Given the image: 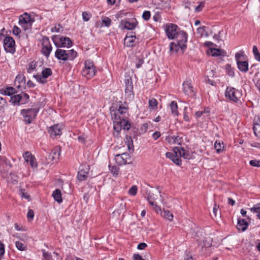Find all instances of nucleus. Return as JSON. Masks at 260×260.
I'll return each mask as SVG.
<instances>
[{
  "label": "nucleus",
  "mask_w": 260,
  "mask_h": 260,
  "mask_svg": "<svg viewBox=\"0 0 260 260\" xmlns=\"http://www.w3.org/2000/svg\"><path fill=\"white\" fill-rule=\"evenodd\" d=\"M175 42H172L170 45V51L177 52L180 49L183 52L186 48L187 35L183 31H180L175 36Z\"/></svg>",
  "instance_id": "1"
},
{
  "label": "nucleus",
  "mask_w": 260,
  "mask_h": 260,
  "mask_svg": "<svg viewBox=\"0 0 260 260\" xmlns=\"http://www.w3.org/2000/svg\"><path fill=\"white\" fill-rule=\"evenodd\" d=\"M166 156L167 158L171 159L177 166L181 165V160L179 158V157L188 159L191 158L188 152L186 151L183 147H175L174 150V153L168 152L166 153Z\"/></svg>",
  "instance_id": "2"
},
{
  "label": "nucleus",
  "mask_w": 260,
  "mask_h": 260,
  "mask_svg": "<svg viewBox=\"0 0 260 260\" xmlns=\"http://www.w3.org/2000/svg\"><path fill=\"white\" fill-rule=\"evenodd\" d=\"M77 53L73 49L65 50L57 49L55 53V56L58 59L63 60H73L77 56Z\"/></svg>",
  "instance_id": "3"
},
{
  "label": "nucleus",
  "mask_w": 260,
  "mask_h": 260,
  "mask_svg": "<svg viewBox=\"0 0 260 260\" xmlns=\"http://www.w3.org/2000/svg\"><path fill=\"white\" fill-rule=\"evenodd\" d=\"M96 72V70L92 61L88 60L85 62V66L82 70V75L87 79L93 77Z\"/></svg>",
  "instance_id": "4"
},
{
  "label": "nucleus",
  "mask_w": 260,
  "mask_h": 260,
  "mask_svg": "<svg viewBox=\"0 0 260 260\" xmlns=\"http://www.w3.org/2000/svg\"><path fill=\"white\" fill-rule=\"evenodd\" d=\"M225 96L233 102H237L242 98V93L235 88L228 87L225 91Z\"/></svg>",
  "instance_id": "5"
},
{
  "label": "nucleus",
  "mask_w": 260,
  "mask_h": 260,
  "mask_svg": "<svg viewBox=\"0 0 260 260\" xmlns=\"http://www.w3.org/2000/svg\"><path fill=\"white\" fill-rule=\"evenodd\" d=\"M29 96L25 93H21L11 96L10 102L14 105L24 104L28 102Z\"/></svg>",
  "instance_id": "6"
},
{
  "label": "nucleus",
  "mask_w": 260,
  "mask_h": 260,
  "mask_svg": "<svg viewBox=\"0 0 260 260\" xmlns=\"http://www.w3.org/2000/svg\"><path fill=\"white\" fill-rule=\"evenodd\" d=\"M111 116L114 121L127 118L128 116L127 109L124 107L120 106L117 110L111 112Z\"/></svg>",
  "instance_id": "7"
},
{
  "label": "nucleus",
  "mask_w": 260,
  "mask_h": 260,
  "mask_svg": "<svg viewBox=\"0 0 260 260\" xmlns=\"http://www.w3.org/2000/svg\"><path fill=\"white\" fill-rule=\"evenodd\" d=\"M39 110L38 109H30L27 110H22V114L24 121L27 123H30L31 121L34 119L37 116Z\"/></svg>",
  "instance_id": "8"
},
{
  "label": "nucleus",
  "mask_w": 260,
  "mask_h": 260,
  "mask_svg": "<svg viewBox=\"0 0 260 260\" xmlns=\"http://www.w3.org/2000/svg\"><path fill=\"white\" fill-rule=\"evenodd\" d=\"M156 193L158 194L160 197H161V196L160 194V191L158 190H153L152 191H149L148 192V196L147 197V200L151 205L154 206L155 207V209L158 213V211H160V208L155 204L154 202V201L157 199L156 197L157 196V195L155 194Z\"/></svg>",
  "instance_id": "9"
},
{
  "label": "nucleus",
  "mask_w": 260,
  "mask_h": 260,
  "mask_svg": "<svg viewBox=\"0 0 260 260\" xmlns=\"http://www.w3.org/2000/svg\"><path fill=\"white\" fill-rule=\"evenodd\" d=\"M15 41L11 37H7L4 40V47L6 51L14 53L15 51Z\"/></svg>",
  "instance_id": "10"
},
{
  "label": "nucleus",
  "mask_w": 260,
  "mask_h": 260,
  "mask_svg": "<svg viewBox=\"0 0 260 260\" xmlns=\"http://www.w3.org/2000/svg\"><path fill=\"white\" fill-rule=\"evenodd\" d=\"M177 29L178 27L175 24L170 23L166 25L165 30L169 39H174L175 36L179 32Z\"/></svg>",
  "instance_id": "11"
},
{
  "label": "nucleus",
  "mask_w": 260,
  "mask_h": 260,
  "mask_svg": "<svg viewBox=\"0 0 260 260\" xmlns=\"http://www.w3.org/2000/svg\"><path fill=\"white\" fill-rule=\"evenodd\" d=\"M42 52L46 57H48L52 50V47L50 44L48 37H44L42 39Z\"/></svg>",
  "instance_id": "12"
},
{
  "label": "nucleus",
  "mask_w": 260,
  "mask_h": 260,
  "mask_svg": "<svg viewBox=\"0 0 260 260\" xmlns=\"http://www.w3.org/2000/svg\"><path fill=\"white\" fill-rule=\"evenodd\" d=\"M137 24L138 22L136 19L132 20L131 21L121 20L120 22L119 27L121 29L133 30L136 27Z\"/></svg>",
  "instance_id": "13"
},
{
  "label": "nucleus",
  "mask_w": 260,
  "mask_h": 260,
  "mask_svg": "<svg viewBox=\"0 0 260 260\" xmlns=\"http://www.w3.org/2000/svg\"><path fill=\"white\" fill-rule=\"evenodd\" d=\"M125 95L131 100L134 98V93H133V85L132 79L129 78L126 79L125 82Z\"/></svg>",
  "instance_id": "14"
},
{
  "label": "nucleus",
  "mask_w": 260,
  "mask_h": 260,
  "mask_svg": "<svg viewBox=\"0 0 260 260\" xmlns=\"http://www.w3.org/2000/svg\"><path fill=\"white\" fill-rule=\"evenodd\" d=\"M23 157L27 162H29L32 168L37 167V164L35 157L31 154L29 151H26L23 154Z\"/></svg>",
  "instance_id": "15"
},
{
  "label": "nucleus",
  "mask_w": 260,
  "mask_h": 260,
  "mask_svg": "<svg viewBox=\"0 0 260 260\" xmlns=\"http://www.w3.org/2000/svg\"><path fill=\"white\" fill-rule=\"evenodd\" d=\"M61 126L57 124L50 126L48 132L51 137H55L57 136H60L61 134Z\"/></svg>",
  "instance_id": "16"
},
{
  "label": "nucleus",
  "mask_w": 260,
  "mask_h": 260,
  "mask_svg": "<svg viewBox=\"0 0 260 260\" xmlns=\"http://www.w3.org/2000/svg\"><path fill=\"white\" fill-rule=\"evenodd\" d=\"M34 21L31 20L30 16L27 13H25L19 17V22L20 24H26L27 26H31Z\"/></svg>",
  "instance_id": "17"
},
{
  "label": "nucleus",
  "mask_w": 260,
  "mask_h": 260,
  "mask_svg": "<svg viewBox=\"0 0 260 260\" xmlns=\"http://www.w3.org/2000/svg\"><path fill=\"white\" fill-rule=\"evenodd\" d=\"M60 152V147L59 146L55 147L49 155V159H50L52 161H56L59 159Z\"/></svg>",
  "instance_id": "18"
},
{
  "label": "nucleus",
  "mask_w": 260,
  "mask_h": 260,
  "mask_svg": "<svg viewBox=\"0 0 260 260\" xmlns=\"http://www.w3.org/2000/svg\"><path fill=\"white\" fill-rule=\"evenodd\" d=\"M183 92L186 95H190L193 92V87L191 86L190 81H185L183 82Z\"/></svg>",
  "instance_id": "19"
},
{
  "label": "nucleus",
  "mask_w": 260,
  "mask_h": 260,
  "mask_svg": "<svg viewBox=\"0 0 260 260\" xmlns=\"http://www.w3.org/2000/svg\"><path fill=\"white\" fill-rule=\"evenodd\" d=\"M126 118H123L120 120L114 121V123H117L119 125L120 128H122L124 129L128 130L131 127V124L128 121L126 120Z\"/></svg>",
  "instance_id": "20"
},
{
  "label": "nucleus",
  "mask_w": 260,
  "mask_h": 260,
  "mask_svg": "<svg viewBox=\"0 0 260 260\" xmlns=\"http://www.w3.org/2000/svg\"><path fill=\"white\" fill-rule=\"evenodd\" d=\"M72 45L71 40L68 37L59 38V43L58 46L60 47H69Z\"/></svg>",
  "instance_id": "21"
},
{
  "label": "nucleus",
  "mask_w": 260,
  "mask_h": 260,
  "mask_svg": "<svg viewBox=\"0 0 260 260\" xmlns=\"http://www.w3.org/2000/svg\"><path fill=\"white\" fill-rule=\"evenodd\" d=\"M25 82V76L22 74L18 75L15 79V84L18 88H20Z\"/></svg>",
  "instance_id": "22"
},
{
  "label": "nucleus",
  "mask_w": 260,
  "mask_h": 260,
  "mask_svg": "<svg viewBox=\"0 0 260 260\" xmlns=\"http://www.w3.org/2000/svg\"><path fill=\"white\" fill-rule=\"evenodd\" d=\"M239 70L243 72H246L248 70V63L246 60L237 62Z\"/></svg>",
  "instance_id": "23"
},
{
  "label": "nucleus",
  "mask_w": 260,
  "mask_h": 260,
  "mask_svg": "<svg viewBox=\"0 0 260 260\" xmlns=\"http://www.w3.org/2000/svg\"><path fill=\"white\" fill-rule=\"evenodd\" d=\"M86 170H85L83 168H80L77 175L78 179L79 181H82L86 179L88 172L87 168Z\"/></svg>",
  "instance_id": "24"
},
{
  "label": "nucleus",
  "mask_w": 260,
  "mask_h": 260,
  "mask_svg": "<svg viewBox=\"0 0 260 260\" xmlns=\"http://www.w3.org/2000/svg\"><path fill=\"white\" fill-rule=\"evenodd\" d=\"M248 225V224L245 219H239L237 228L239 231H245L247 229Z\"/></svg>",
  "instance_id": "25"
},
{
  "label": "nucleus",
  "mask_w": 260,
  "mask_h": 260,
  "mask_svg": "<svg viewBox=\"0 0 260 260\" xmlns=\"http://www.w3.org/2000/svg\"><path fill=\"white\" fill-rule=\"evenodd\" d=\"M52 197L54 198V200L57 202L59 203H60L62 202L61 193L59 189H55L52 193Z\"/></svg>",
  "instance_id": "26"
},
{
  "label": "nucleus",
  "mask_w": 260,
  "mask_h": 260,
  "mask_svg": "<svg viewBox=\"0 0 260 260\" xmlns=\"http://www.w3.org/2000/svg\"><path fill=\"white\" fill-rule=\"evenodd\" d=\"M135 39V36H126L124 39V44L127 47H133Z\"/></svg>",
  "instance_id": "27"
},
{
  "label": "nucleus",
  "mask_w": 260,
  "mask_h": 260,
  "mask_svg": "<svg viewBox=\"0 0 260 260\" xmlns=\"http://www.w3.org/2000/svg\"><path fill=\"white\" fill-rule=\"evenodd\" d=\"M207 27L206 26H202L201 27H199L197 29V35H198L199 37L202 38L203 37H208L209 36L207 31Z\"/></svg>",
  "instance_id": "28"
},
{
  "label": "nucleus",
  "mask_w": 260,
  "mask_h": 260,
  "mask_svg": "<svg viewBox=\"0 0 260 260\" xmlns=\"http://www.w3.org/2000/svg\"><path fill=\"white\" fill-rule=\"evenodd\" d=\"M161 215L164 217L166 218L167 219L172 221L173 218V215L172 213H170L169 210H164L163 212H161L160 210Z\"/></svg>",
  "instance_id": "29"
},
{
  "label": "nucleus",
  "mask_w": 260,
  "mask_h": 260,
  "mask_svg": "<svg viewBox=\"0 0 260 260\" xmlns=\"http://www.w3.org/2000/svg\"><path fill=\"white\" fill-rule=\"evenodd\" d=\"M170 108L171 110L172 113L174 115H177L178 114V106L177 104L175 101H172L170 104Z\"/></svg>",
  "instance_id": "30"
},
{
  "label": "nucleus",
  "mask_w": 260,
  "mask_h": 260,
  "mask_svg": "<svg viewBox=\"0 0 260 260\" xmlns=\"http://www.w3.org/2000/svg\"><path fill=\"white\" fill-rule=\"evenodd\" d=\"M250 211L257 214V217L260 219V203L255 205L253 207L249 209Z\"/></svg>",
  "instance_id": "31"
},
{
  "label": "nucleus",
  "mask_w": 260,
  "mask_h": 260,
  "mask_svg": "<svg viewBox=\"0 0 260 260\" xmlns=\"http://www.w3.org/2000/svg\"><path fill=\"white\" fill-rule=\"evenodd\" d=\"M223 147V143L222 142L220 143V142H217V141L215 142L214 148L217 153H219L222 151Z\"/></svg>",
  "instance_id": "32"
},
{
  "label": "nucleus",
  "mask_w": 260,
  "mask_h": 260,
  "mask_svg": "<svg viewBox=\"0 0 260 260\" xmlns=\"http://www.w3.org/2000/svg\"><path fill=\"white\" fill-rule=\"evenodd\" d=\"M157 101L154 98H151L149 100V106L150 109H155L157 107Z\"/></svg>",
  "instance_id": "33"
},
{
  "label": "nucleus",
  "mask_w": 260,
  "mask_h": 260,
  "mask_svg": "<svg viewBox=\"0 0 260 260\" xmlns=\"http://www.w3.org/2000/svg\"><path fill=\"white\" fill-rule=\"evenodd\" d=\"M236 61H242L245 58V55L243 51H240L235 54Z\"/></svg>",
  "instance_id": "34"
},
{
  "label": "nucleus",
  "mask_w": 260,
  "mask_h": 260,
  "mask_svg": "<svg viewBox=\"0 0 260 260\" xmlns=\"http://www.w3.org/2000/svg\"><path fill=\"white\" fill-rule=\"evenodd\" d=\"M116 157H117L118 158L119 157H120L123 159L124 164L129 163L127 162V159H130V156L129 154H128L127 153H123L121 155L118 154L116 155Z\"/></svg>",
  "instance_id": "35"
},
{
  "label": "nucleus",
  "mask_w": 260,
  "mask_h": 260,
  "mask_svg": "<svg viewBox=\"0 0 260 260\" xmlns=\"http://www.w3.org/2000/svg\"><path fill=\"white\" fill-rule=\"evenodd\" d=\"M37 67V64L36 62L31 61L30 62L28 65V68H27L28 73H31L33 70H34L36 67Z\"/></svg>",
  "instance_id": "36"
},
{
  "label": "nucleus",
  "mask_w": 260,
  "mask_h": 260,
  "mask_svg": "<svg viewBox=\"0 0 260 260\" xmlns=\"http://www.w3.org/2000/svg\"><path fill=\"white\" fill-rule=\"evenodd\" d=\"M52 74V71L50 68H45L42 72V76L47 78Z\"/></svg>",
  "instance_id": "37"
},
{
  "label": "nucleus",
  "mask_w": 260,
  "mask_h": 260,
  "mask_svg": "<svg viewBox=\"0 0 260 260\" xmlns=\"http://www.w3.org/2000/svg\"><path fill=\"white\" fill-rule=\"evenodd\" d=\"M253 128L255 135L260 137V120L258 123L254 124Z\"/></svg>",
  "instance_id": "38"
},
{
  "label": "nucleus",
  "mask_w": 260,
  "mask_h": 260,
  "mask_svg": "<svg viewBox=\"0 0 260 260\" xmlns=\"http://www.w3.org/2000/svg\"><path fill=\"white\" fill-rule=\"evenodd\" d=\"M15 245L17 248L20 251L26 250V246L20 241H16L15 242Z\"/></svg>",
  "instance_id": "39"
},
{
  "label": "nucleus",
  "mask_w": 260,
  "mask_h": 260,
  "mask_svg": "<svg viewBox=\"0 0 260 260\" xmlns=\"http://www.w3.org/2000/svg\"><path fill=\"white\" fill-rule=\"evenodd\" d=\"M34 77L36 79V80L41 84H45L47 82L46 78H44L43 76H41L40 75H34Z\"/></svg>",
  "instance_id": "40"
},
{
  "label": "nucleus",
  "mask_w": 260,
  "mask_h": 260,
  "mask_svg": "<svg viewBox=\"0 0 260 260\" xmlns=\"http://www.w3.org/2000/svg\"><path fill=\"white\" fill-rule=\"evenodd\" d=\"M15 91V89L12 87H7L5 90H4V94L7 95H11L13 93H14Z\"/></svg>",
  "instance_id": "41"
},
{
  "label": "nucleus",
  "mask_w": 260,
  "mask_h": 260,
  "mask_svg": "<svg viewBox=\"0 0 260 260\" xmlns=\"http://www.w3.org/2000/svg\"><path fill=\"white\" fill-rule=\"evenodd\" d=\"M253 53L254 54L255 59L258 61H260V53H259L258 50L255 46L253 47Z\"/></svg>",
  "instance_id": "42"
},
{
  "label": "nucleus",
  "mask_w": 260,
  "mask_h": 260,
  "mask_svg": "<svg viewBox=\"0 0 260 260\" xmlns=\"http://www.w3.org/2000/svg\"><path fill=\"white\" fill-rule=\"evenodd\" d=\"M125 142L127 143V146L129 150L133 148V142L132 138L130 137H126V141Z\"/></svg>",
  "instance_id": "43"
},
{
  "label": "nucleus",
  "mask_w": 260,
  "mask_h": 260,
  "mask_svg": "<svg viewBox=\"0 0 260 260\" xmlns=\"http://www.w3.org/2000/svg\"><path fill=\"white\" fill-rule=\"evenodd\" d=\"M210 53L213 56H218L221 54V51L218 49L213 48L211 49Z\"/></svg>",
  "instance_id": "44"
},
{
  "label": "nucleus",
  "mask_w": 260,
  "mask_h": 260,
  "mask_svg": "<svg viewBox=\"0 0 260 260\" xmlns=\"http://www.w3.org/2000/svg\"><path fill=\"white\" fill-rule=\"evenodd\" d=\"M170 142L180 144L181 142V138H179L178 136L172 137L170 138Z\"/></svg>",
  "instance_id": "45"
},
{
  "label": "nucleus",
  "mask_w": 260,
  "mask_h": 260,
  "mask_svg": "<svg viewBox=\"0 0 260 260\" xmlns=\"http://www.w3.org/2000/svg\"><path fill=\"white\" fill-rule=\"evenodd\" d=\"M110 170L114 176H117L119 173V168L116 166H109Z\"/></svg>",
  "instance_id": "46"
},
{
  "label": "nucleus",
  "mask_w": 260,
  "mask_h": 260,
  "mask_svg": "<svg viewBox=\"0 0 260 260\" xmlns=\"http://www.w3.org/2000/svg\"><path fill=\"white\" fill-rule=\"evenodd\" d=\"M218 208L219 206L215 204L213 209V212L215 217L220 216V212H218Z\"/></svg>",
  "instance_id": "47"
},
{
  "label": "nucleus",
  "mask_w": 260,
  "mask_h": 260,
  "mask_svg": "<svg viewBox=\"0 0 260 260\" xmlns=\"http://www.w3.org/2000/svg\"><path fill=\"white\" fill-rule=\"evenodd\" d=\"M91 15L90 13H88L87 12H83L82 13V18L84 21H88L91 18Z\"/></svg>",
  "instance_id": "48"
},
{
  "label": "nucleus",
  "mask_w": 260,
  "mask_h": 260,
  "mask_svg": "<svg viewBox=\"0 0 260 260\" xmlns=\"http://www.w3.org/2000/svg\"><path fill=\"white\" fill-rule=\"evenodd\" d=\"M251 166L253 167H260V160L256 159L251 160L249 162Z\"/></svg>",
  "instance_id": "49"
},
{
  "label": "nucleus",
  "mask_w": 260,
  "mask_h": 260,
  "mask_svg": "<svg viewBox=\"0 0 260 260\" xmlns=\"http://www.w3.org/2000/svg\"><path fill=\"white\" fill-rule=\"evenodd\" d=\"M128 192L131 195L135 196L137 192V187L133 186L128 190Z\"/></svg>",
  "instance_id": "50"
},
{
  "label": "nucleus",
  "mask_w": 260,
  "mask_h": 260,
  "mask_svg": "<svg viewBox=\"0 0 260 260\" xmlns=\"http://www.w3.org/2000/svg\"><path fill=\"white\" fill-rule=\"evenodd\" d=\"M150 12L148 11H145L143 12L142 17L145 20H148L150 18Z\"/></svg>",
  "instance_id": "51"
},
{
  "label": "nucleus",
  "mask_w": 260,
  "mask_h": 260,
  "mask_svg": "<svg viewBox=\"0 0 260 260\" xmlns=\"http://www.w3.org/2000/svg\"><path fill=\"white\" fill-rule=\"evenodd\" d=\"M148 125L147 123H144L141 125L140 128V131L141 133H145L147 131L148 129Z\"/></svg>",
  "instance_id": "52"
},
{
  "label": "nucleus",
  "mask_w": 260,
  "mask_h": 260,
  "mask_svg": "<svg viewBox=\"0 0 260 260\" xmlns=\"http://www.w3.org/2000/svg\"><path fill=\"white\" fill-rule=\"evenodd\" d=\"M103 23H104L105 25L106 26H109L111 24V20L108 17H105L103 19Z\"/></svg>",
  "instance_id": "53"
},
{
  "label": "nucleus",
  "mask_w": 260,
  "mask_h": 260,
  "mask_svg": "<svg viewBox=\"0 0 260 260\" xmlns=\"http://www.w3.org/2000/svg\"><path fill=\"white\" fill-rule=\"evenodd\" d=\"M43 257H44V260H53L50 254H49L44 251H43Z\"/></svg>",
  "instance_id": "54"
},
{
  "label": "nucleus",
  "mask_w": 260,
  "mask_h": 260,
  "mask_svg": "<svg viewBox=\"0 0 260 260\" xmlns=\"http://www.w3.org/2000/svg\"><path fill=\"white\" fill-rule=\"evenodd\" d=\"M204 6V3L202 2H200V4L197 7H196L195 8L196 12H199L201 11H202Z\"/></svg>",
  "instance_id": "55"
},
{
  "label": "nucleus",
  "mask_w": 260,
  "mask_h": 260,
  "mask_svg": "<svg viewBox=\"0 0 260 260\" xmlns=\"http://www.w3.org/2000/svg\"><path fill=\"white\" fill-rule=\"evenodd\" d=\"M34 213L33 210L31 209L28 210V212L27 213V217L28 219H32V218H34Z\"/></svg>",
  "instance_id": "56"
},
{
  "label": "nucleus",
  "mask_w": 260,
  "mask_h": 260,
  "mask_svg": "<svg viewBox=\"0 0 260 260\" xmlns=\"http://www.w3.org/2000/svg\"><path fill=\"white\" fill-rule=\"evenodd\" d=\"M61 26L59 24H57V25L55 26L54 27H52L51 28V31L52 32H59L60 31V29L61 28Z\"/></svg>",
  "instance_id": "57"
},
{
  "label": "nucleus",
  "mask_w": 260,
  "mask_h": 260,
  "mask_svg": "<svg viewBox=\"0 0 260 260\" xmlns=\"http://www.w3.org/2000/svg\"><path fill=\"white\" fill-rule=\"evenodd\" d=\"M19 194L21 197L24 198L25 199H26L27 200L29 199V196L28 195L26 194V193L24 192V190H22V189L20 190Z\"/></svg>",
  "instance_id": "58"
},
{
  "label": "nucleus",
  "mask_w": 260,
  "mask_h": 260,
  "mask_svg": "<svg viewBox=\"0 0 260 260\" xmlns=\"http://www.w3.org/2000/svg\"><path fill=\"white\" fill-rule=\"evenodd\" d=\"M21 32V30L17 26H15L13 28V32L15 35H18Z\"/></svg>",
  "instance_id": "59"
},
{
  "label": "nucleus",
  "mask_w": 260,
  "mask_h": 260,
  "mask_svg": "<svg viewBox=\"0 0 260 260\" xmlns=\"http://www.w3.org/2000/svg\"><path fill=\"white\" fill-rule=\"evenodd\" d=\"M133 257L134 260H147L143 258L142 256L138 254H134Z\"/></svg>",
  "instance_id": "60"
},
{
  "label": "nucleus",
  "mask_w": 260,
  "mask_h": 260,
  "mask_svg": "<svg viewBox=\"0 0 260 260\" xmlns=\"http://www.w3.org/2000/svg\"><path fill=\"white\" fill-rule=\"evenodd\" d=\"M160 133L159 132H155L152 135V137L154 140H157L160 136Z\"/></svg>",
  "instance_id": "61"
},
{
  "label": "nucleus",
  "mask_w": 260,
  "mask_h": 260,
  "mask_svg": "<svg viewBox=\"0 0 260 260\" xmlns=\"http://www.w3.org/2000/svg\"><path fill=\"white\" fill-rule=\"evenodd\" d=\"M146 247H147V244L146 243H141L138 245L137 248L139 249L142 250V249H144Z\"/></svg>",
  "instance_id": "62"
},
{
  "label": "nucleus",
  "mask_w": 260,
  "mask_h": 260,
  "mask_svg": "<svg viewBox=\"0 0 260 260\" xmlns=\"http://www.w3.org/2000/svg\"><path fill=\"white\" fill-rule=\"evenodd\" d=\"M5 253V248L4 245L0 243V256L3 255Z\"/></svg>",
  "instance_id": "63"
},
{
  "label": "nucleus",
  "mask_w": 260,
  "mask_h": 260,
  "mask_svg": "<svg viewBox=\"0 0 260 260\" xmlns=\"http://www.w3.org/2000/svg\"><path fill=\"white\" fill-rule=\"evenodd\" d=\"M144 60L143 58H140L139 59V62L136 63V67L137 68H140L141 65L143 63Z\"/></svg>",
  "instance_id": "64"
}]
</instances>
